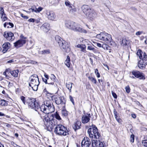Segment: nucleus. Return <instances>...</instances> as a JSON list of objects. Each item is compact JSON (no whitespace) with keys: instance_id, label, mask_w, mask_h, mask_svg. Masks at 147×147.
<instances>
[{"instance_id":"1","label":"nucleus","mask_w":147,"mask_h":147,"mask_svg":"<svg viewBox=\"0 0 147 147\" xmlns=\"http://www.w3.org/2000/svg\"><path fill=\"white\" fill-rule=\"evenodd\" d=\"M47 114L42 113L41 118L43 120L45 126L48 129H52L54 126L57 125V121L52 117H49Z\"/></svg>"},{"instance_id":"2","label":"nucleus","mask_w":147,"mask_h":147,"mask_svg":"<svg viewBox=\"0 0 147 147\" xmlns=\"http://www.w3.org/2000/svg\"><path fill=\"white\" fill-rule=\"evenodd\" d=\"M40 109L42 112L45 114H49L54 111V107L50 100L45 101L44 104L40 106Z\"/></svg>"},{"instance_id":"3","label":"nucleus","mask_w":147,"mask_h":147,"mask_svg":"<svg viewBox=\"0 0 147 147\" xmlns=\"http://www.w3.org/2000/svg\"><path fill=\"white\" fill-rule=\"evenodd\" d=\"M55 39L63 51L66 53H69L70 51V49L69 43L66 42L60 37L57 35L55 36Z\"/></svg>"},{"instance_id":"4","label":"nucleus","mask_w":147,"mask_h":147,"mask_svg":"<svg viewBox=\"0 0 147 147\" xmlns=\"http://www.w3.org/2000/svg\"><path fill=\"white\" fill-rule=\"evenodd\" d=\"M30 82L29 83V86L31 87L34 91H36L39 84L37 76L36 75H32L30 77Z\"/></svg>"},{"instance_id":"5","label":"nucleus","mask_w":147,"mask_h":147,"mask_svg":"<svg viewBox=\"0 0 147 147\" xmlns=\"http://www.w3.org/2000/svg\"><path fill=\"white\" fill-rule=\"evenodd\" d=\"M92 127L89 128L88 130V133L90 138L94 137L95 139H98L100 136L96 127L94 125H92Z\"/></svg>"},{"instance_id":"6","label":"nucleus","mask_w":147,"mask_h":147,"mask_svg":"<svg viewBox=\"0 0 147 147\" xmlns=\"http://www.w3.org/2000/svg\"><path fill=\"white\" fill-rule=\"evenodd\" d=\"M54 132L58 135L64 136L69 134L66 127L62 125H57L55 128Z\"/></svg>"},{"instance_id":"7","label":"nucleus","mask_w":147,"mask_h":147,"mask_svg":"<svg viewBox=\"0 0 147 147\" xmlns=\"http://www.w3.org/2000/svg\"><path fill=\"white\" fill-rule=\"evenodd\" d=\"M28 102L29 107L35 111H37V110L40 108L39 105L35 98H30L28 100Z\"/></svg>"},{"instance_id":"8","label":"nucleus","mask_w":147,"mask_h":147,"mask_svg":"<svg viewBox=\"0 0 147 147\" xmlns=\"http://www.w3.org/2000/svg\"><path fill=\"white\" fill-rule=\"evenodd\" d=\"M96 37L99 40H110L112 39L111 35L107 33H101L96 35Z\"/></svg>"},{"instance_id":"9","label":"nucleus","mask_w":147,"mask_h":147,"mask_svg":"<svg viewBox=\"0 0 147 147\" xmlns=\"http://www.w3.org/2000/svg\"><path fill=\"white\" fill-rule=\"evenodd\" d=\"M52 99L55 101L56 104L57 105L61 104L62 105L63 107H65L66 101L64 98L54 96L53 97Z\"/></svg>"},{"instance_id":"10","label":"nucleus","mask_w":147,"mask_h":147,"mask_svg":"<svg viewBox=\"0 0 147 147\" xmlns=\"http://www.w3.org/2000/svg\"><path fill=\"white\" fill-rule=\"evenodd\" d=\"M84 12L86 14L88 18L91 20H94L96 17V13L93 10H84Z\"/></svg>"},{"instance_id":"11","label":"nucleus","mask_w":147,"mask_h":147,"mask_svg":"<svg viewBox=\"0 0 147 147\" xmlns=\"http://www.w3.org/2000/svg\"><path fill=\"white\" fill-rule=\"evenodd\" d=\"M27 38L22 35L20 36V38L14 43V46L16 48L21 47L25 44Z\"/></svg>"},{"instance_id":"12","label":"nucleus","mask_w":147,"mask_h":147,"mask_svg":"<svg viewBox=\"0 0 147 147\" xmlns=\"http://www.w3.org/2000/svg\"><path fill=\"white\" fill-rule=\"evenodd\" d=\"M73 30L78 32H82L84 33H87V31L83 29L81 26L78 24L75 23L74 24Z\"/></svg>"},{"instance_id":"13","label":"nucleus","mask_w":147,"mask_h":147,"mask_svg":"<svg viewBox=\"0 0 147 147\" xmlns=\"http://www.w3.org/2000/svg\"><path fill=\"white\" fill-rule=\"evenodd\" d=\"M56 77L53 74H51L50 76V79L49 80L48 86H51V88H53L56 87V84H55L54 82L55 81Z\"/></svg>"},{"instance_id":"14","label":"nucleus","mask_w":147,"mask_h":147,"mask_svg":"<svg viewBox=\"0 0 147 147\" xmlns=\"http://www.w3.org/2000/svg\"><path fill=\"white\" fill-rule=\"evenodd\" d=\"M132 75L136 78L144 80L145 78L144 74L142 72L138 71H133L132 72Z\"/></svg>"},{"instance_id":"15","label":"nucleus","mask_w":147,"mask_h":147,"mask_svg":"<svg viewBox=\"0 0 147 147\" xmlns=\"http://www.w3.org/2000/svg\"><path fill=\"white\" fill-rule=\"evenodd\" d=\"M82 147H89L91 144L90 139L87 137H85L82 142Z\"/></svg>"},{"instance_id":"16","label":"nucleus","mask_w":147,"mask_h":147,"mask_svg":"<svg viewBox=\"0 0 147 147\" xmlns=\"http://www.w3.org/2000/svg\"><path fill=\"white\" fill-rule=\"evenodd\" d=\"M46 14L49 20L52 21L56 20V15L52 11H47Z\"/></svg>"},{"instance_id":"17","label":"nucleus","mask_w":147,"mask_h":147,"mask_svg":"<svg viewBox=\"0 0 147 147\" xmlns=\"http://www.w3.org/2000/svg\"><path fill=\"white\" fill-rule=\"evenodd\" d=\"M136 54L138 56L140 60H146L147 56L146 55L145 53L142 52L140 50H139L138 51Z\"/></svg>"},{"instance_id":"18","label":"nucleus","mask_w":147,"mask_h":147,"mask_svg":"<svg viewBox=\"0 0 147 147\" xmlns=\"http://www.w3.org/2000/svg\"><path fill=\"white\" fill-rule=\"evenodd\" d=\"M75 22L69 21H66L65 22V26L67 28L73 30Z\"/></svg>"},{"instance_id":"19","label":"nucleus","mask_w":147,"mask_h":147,"mask_svg":"<svg viewBox=\"0 0 147 147\" xmlns=\"http://www.w3.org/2000/svg\"><path fill=\"white\" fill-rule=\"evenodd\" d=\"M147 63L146 60H140L138 62V67L140 69H143L145 67Z\"/></svg>"},{"instance_id":"20","label":"nucleus","mask_w":147,"mask_h":147,"mask_svg":"<svg viewBox=\"0 0 147 147\" xmlns=\"http://www.w3.org/2000/svg\"><path fill=\"white\" fill-rule=\"evenodd\" d=\"M4 36L9 41L13 40L15 38L13 34L11 32H9L7 33V34H4Z\"/></svg>"},{"instance_id":"21","label":"nucleus","mask_w":147,"mask_h":147,"mask_svg":"<svg viewBox=\"0 0 147 147\" xmlns=\"http://www.w3.org/2000/svg\"><path fill=\"white\" fill-rule=\"evenodd\" d=\"M87 115H84L82 116V122L83 123H86L88 122L90 119V114L89 113L87 114Z\"/></svg>"},{"instance_id":"22","label":"nucleus","mask_w":147,"mask_h":147,"mask_svg":"<svg viewBox=\"0 0 147 147\" xmlns=\"http://www.w3.org/2000/svg\"><path fill=\"white\" fill-rule=\"evenodd\" d=\"M41 29L45 32H47L50 29L49 24L48 23H45L41 26Z\"/></svg>"},{"instance_id":"23","label":"nucleus","mask_w":147,"mask_h":147,"mask_svg":"<svg viewBox=\"0 0 147 147\" xmlns=\"http://www.w3.org/2000/svg\"><path fill=\"white\" fill-rule=\"evenodd\" d=\"M10 44L9 42H6L4 44L3 46L2 52L3 53H6L10 47Z\"/></svg>"},{"instance_id":"24","label":"nucleus","mask_w":147,"mask_h":147,"mask_svg":"<svg viewBox=\"0 0 147 147\" xmlns=\"http://www.w3.org/2000/svg\"><path fill=\"white\" fill-rule=\"evenodd\" d=\"M0 15L1 18L3 21H5L7 19V18L4 10H0Z\"/></svg>"},{"instance_id":"25","label":"nucleus","mask_w":147,"mask_h":147,"mask_svg":"<svg viewBox=\"0 0 147 147\" xmlns=\"http://www.w3.org/2000/svg\"><path fill=\"white\" fill-rule=\"evenodd\" d=\"M81 123L80 121H76L73 125V127L75 131L80 128Z\"/></svg>"},{"instance_id":"26","label":"nucleus","mask_w":147,"mask_h":147,"mask_svg":"<svg viewBox=\"0 0 147 147\" xmlns=\"http://www.w3.org/2000/svg\"><path fill=\"white\" fill-rule=\"evenodd\" d=\"M76 47L80 48L81 49V51L84 53H86V46L84 44H78L76 46Z\"/></svg>"},{"instance_id":"27","label":"nucleus","mask_w":147,"mask_h":147,"mask_svg":"<svg viewBox=\"0 0 147 147\" xmlns=\"http://www.w3.org/2000/svg\"><path fill=\"white\" fill-rule=\"evenodd\" d=\"M65 64L68 68L70 67L71 63L70 58L69 56H67V58L65 62Z\"/></svg>"},{"instance_id":"28","label":"nucleus","mask_w":147,"mask_h":147,"mask_svg":"<svg viewBox=\"0 0 147 147\" xmlns=\"http://www.w3.org/2000/svg\"><path fill=\"white\" fill-rule=\"evenodd\" d=\"M127 41L125 38H122L120 39V43L121 46L127 45Z\"/></svg>"},{"instance_id":"29","label":"nucleus","mask_w":147,"mask_h":147,"mask_svg":"<svg viewBox=\"0 0 147 147\" xmlns=\"http://www.w3.org/2000/svg\"><path fill=\"white\" fill-rule=\"evenodd\" d=\"M4 27L7 28H11L13 26V25L12 23L10 22H6L4 24Z\"/></svg>"},{"instance_id":"30","label":"nucleus","mask_w":147,"mask_h":147,"mask_svg":"<svg viewBox=\"0 0 147 147\" xmlns=\"http://www.w3.org/2000/svg\"><path fill=\"white\" fill-rule=\"evenodd\" d=\"M18 73L19 71L18 70L11 71L10 72L11 74L15 77H17Z\"/></svg>"},{"instance_id":"31","label":"nucleus","mask_w":147,"mask_h":147,"mask_svg":"<svg viewBox=\"0 0 147 147\" xmlns=\"http://www.w3.org/2000/svg\"><path fill=\"white\" fill-rule=\"evenodd\" d=\"M73 83L71 82H68L66 84V86L69 90L70 92H71V88Z\"/></svg>"},{"instance_id":"32","label":"nucleus","mask_w":147,"mask_h":147,"mask_svg":"<svg viewBox=\"0 0 147 147\" xmlns=\"http://www.w3.org/2000/svg\"><path fill=\"white\" fill-rule=\"evenodd\" d=\"M87 45H89L87 47V49L88 50L92 51L94 53L96 52V50L95 48L93 47L91 45H90L89 44H87Z\"/></svg>"},{"instance_id":"33","label":"nucleus","mask_w":147,"mask_h":147,"mask_svg":"<svg viewBox=\"0 0 147 147\" xmlns=\"http://www.w3.org/2000/svg\"><path fill=\"white\" fill-rule=\"evenodd\" d=\"M98 143V141L96 140H92V147H97V145Z\"/></svg>"},{"instance_id":"34","label":"nucleus","mask_w":147,"mask_h":147,"mask_svg":"<svg viewBox=\"0 0 147 147\" xmlns=\"http://www.w3.org/2000/svg\"><path fill=\"white\" fill-rule=\"evenodd\" d=\"M88 78L92 83L94 84H96L97 81L95 78L91 76H89Z\"/></svg>"},{"instance_id":"35","label":"nucleus","mask_w":147,"mask_h":147,"mask_svg":"<svg viewBox=\"0 0 147 147\" xmlns=\"http://www.w3.org/2000/svg\"><path fill=\"white\" fill-rule=\"evenodd\" d=\"M7 101L4 100H0V105L2 106H7Z\"/></svg>"},{"instance_id":"36","label":"nucleus","mask_w":147,"mask_h":147,"mask_svg":"<svg viewBox=\"0 0 147 147\" xmlns=\"http://www.w3.org/2000/svg\"><path fill=\"white\" fill-rule=\"evenodd\" d=\"M108 42L109 45L112 46L113 47H115L116 45V44L115 42L112 39L110 40H108Z\"/></svg>"},{"instance_id":"37","label":"nucleus","mask_w":147,"mask_h":147,"mask_svg":"<svg viewBox=\"0 0 147 147\" xmlns=\"http://www.w3.org/2000/svg\"><path fill=\"white\" fill-rule=\"evenodd\" d=\"M42 53L44 55L48 54L50 53V50L49 49L44 50L42 51Z\"/></svg>"},{"instance_id":"38","label":"nucleus","mask_w":147,"mask_h":147,"mask_svg":"<svg viewBox=\"0 0 147 147\" xmlns=\"http://www.w3.org/2000/svg\"><path fill=\"white\" fill-rule=\"evenodd\" d=\"M61 113L63 116L65 117L67 116L68 115L67 111L65 109H63Z\"/></svg>"},{"instance_id":"39","label":"nucleus","mask_w":147,"mask_h":147,"mask_svg":"<svg viewBox=\"0 0 147 147\" xmlns=\"http://www.w3.org/2000/svg\"><path fill=\"white\" fill-rule=\"evenodd\" d=\"M55 117V118L58 120H61V118L59 114L56 112L54 114Z\"/></svg>"},{"instance_id":"40","label":"nucleus","mask_w":147,"mask_h":147,"mask_svg":"<svg viewBox=\"0 0 147 147\" xmlns=\"http://www.w3.org/2000/svg\"><path fill=\"white\" fill-rule=\"evenodd\" d=\"M41 10H31L30 12H32L35 14L36 13H39Z\"/></svg>"},{"instance_id":"41","label":"nucleus","mask_w":147,"mask_h":147,"mask_svg":"<svg viewBox=\"0 0 147 147\" xmlns=\"http://www.w3.org/2000/svg\"><path fill=\"white\" fill-rule=\"evenodd\" d=\"M125 89L126 92L127 93H129L130 92V89L129 87L127 86L125 88Z\"/></svg>"},{"instance_id":"42","label":"nucleus","mask_w":147,"mask_h":147,"mask_svg":"<svg viewBox=\"0 0 147 147\" xmlns=\"http://www.w3.org/2000/svg\"><path fill=\"white\" fill-rule=\"evenodd\" d=\"M42 80H43V81L44 82H45V84H47V85H46V86L47 88H51V86H48V85L49 84H48L49 80L48 81L47 80V79H44L43 78H42Z\"/></svg>"},{"instance_id":"43","label":"nucleus","mask_w":147,"mask_h":147,"mask_svg":"<svg viewBox=\"0 0 147 147\" xmlns=\"http://www.w3.org/2000/svg\"><path fill=\"white\" fill-rule=\"evenodd\" d=\"M95 73L96 74V76L98 78H99L100 77V75L99 73H98V70L97 69H96L95 70Z\"/></svg>"},{"instance_id":"44","label":"nucleus","mask_w":147,"mask_h":147,"mask_svg":"<svg viewBox=\"0 0 147 147\" xmlns=\"http://www.w3.org/2000/svg\"><path fill=\"white\" fill-rule=\"evenodd\" d=\"M96 147H104L103 144L102 142L98 141V143Z\"/></svg>"},{"instance_id":"45","label":"nucleus","mask_w":147,"mask_h":147,"mask_svg":"<svg viewBox=\"0 0 147 147\" xmlns=\"http://www.w3.org/2000/svg\"><path fill=\"white\" fill-rule=\"evenodd\" d=\"M143 145L145 147H147V140H143L142 141Z\"/></svg>"},{"instance_id":"46","label":"nucleus","mask_w":147,"mask_h":147,"mask_svg":"<svg viewBox=\"0 0 147 147\" xmlns=\"http://www.w3.org/2000/svg\"><path fill=\"white\" fill-rule=\"evenodd\" d=\"M130 141L131 142L133 143L134 141V135H131L130 136Z\"/></svg>"},{"instance_id":"47","label":"nucleus","mask_w":147,"mask_h":147,"mask_svg":"<svg viewBox=\"0 0 147 147\" xmlns=\"http://www.w3.org/2000/svg\"><path fill=\"white\" fill-rule=\"evenodd\" d=\"M20 99L24 105H26V101L25 100V97L23 96L20 97Z\"/></svg>"},{"instance_id":"48","label":"nucleus","mask_w":147,"mask_h":147,"mask_svg":"<svg viewBox=\"0 0 147 147\" xmlns=\"http://www.w3.org/2000/svg\"><path fill=\"white\" fill-rule=\"evenodd\" d=\"M89 6L86 5H84L82 7V9H89Z\"/></svg>"},{"instance_id":"49","label":"nucleus","mask_w":147,"mask_h":147,"mask_svg":"<svg viewBox=\"0 0 147 147\" xmlns=\"http://www.w3.org/2000/svg\"><path fill=\"white\" fill-rule=\"evenodd\" d=\"M13 86V84L12 83L9 82L8 85V88L12 87Z\"/></svg>"},{"instance_id":"50","label":"nucleus","mask_w":147,"mask_h":147,"mask_svg":"<svg viewBox=\"0 0 147 147\" xmlns=\"http://www.w3.org/2000/svg\"><path fill=\"white\" fill-rule=\"evenodd\" d=\"M102 47L104 49H107V50L108 49V46L106 45V44H105V45H102Z\"/></svg>"},{"instance_id":"51","label":"nucleus","mask_w":147,"mask_h":147,"mask_svg":"<svg viewBox=\"0 0 147 147\" xmlns=\"http://www.w3.org/2000/svg\"><path fill=\"white\" fill-rule=\"evenodd\" d=\"M112 96H113L114 97V98H115L116 99L117 98V94H116L115 93L113 92H112Z\"/></svg>"},{"instance_id":"52","label":"nucleus","mask_w":147,"mask_h":147,"mask_svg":"<svg viewBox=\"0 0 147 147\" xmlns=\"http://www.w3.org/2000/svg\"><path fill=\"white\" fill-rule=\"evenodd\" d=\"M21 16L25 19H28V17L27 16H24V14L22 13L21 14Z\"/></svg>"},{"instance_id":"53","label":"nucleus","mask_w":147,"mask_h":147,"mask_svg":"<svg viewBox=\"0 0 147 147\" xmlns=\"http://www.w3.org/2000/svg\"><path fill=\"white\" fill-rule=\"evenodd\" d=\"M115 119L119 123H120L121 121V119L119 117H115Z\"/></svg>"},{"instance_id":"54","label":"nucleus","mask_w":147,"mask_h":147,"mask_svg":"<svg viewBox=\"0 0 147 147\" xmlns=\"http://www.w3.org/2000/svg\"><path fill=\"white\" fill-rule=\"evenodd\" d=\"M65 4L66 6H70V2L68 1H66L65 2Z\"/></svg>"},{"instance_id":"55","label":"nucleus","mask_w":147,"mask_h":147,"mask_svg":"<svg viewBox=\"0 0 147 147\" xmlns=\"http://www.w3.org/2000/svg\"><path fill=\"white\" fill-rule=\"evenodd\" d=\"M93 42L95 43V45H96L97 47H102L101 44L99 43L95 42Z\"/></svg>"},{"instance_id":"56","label":"nucleus","mask_w":147,"mask_h":147,"mask_svg":"<svg viewBox=\"0 0 147 147\" xmlns=\"http://www.w3.org/2000/svg\"><path fill=\"white\" fill-rule=\"evenodd\" d=\"M142 31H138L136 33V35L137 36L140 35L142 34Z\"/></svg>"},{"instance_id":"57","label":"nucleus","mask_w":147,"mask_h":147,"mask_svg":"<svg viewBox=\"0 0 147 147\" xmlns=\"http://www.w3.org/2000/svg\"><path fill=\"white\" fill-rule=\"evenodd\" d=\"M28 21L30 22L33 23L35 22V19L33 18H30L28 20Z\"/></svg>"},{"instance_id":"58","label":"nucleus","mask_w":147,"mask_h":147,"mask_svg":"<svg viewBox=\"0 0 147 147\" xmlns=\"http://www.w3.org/2000/svg\"><path fill=\"white\" fill-rule=\"evenodd\" d=\"M69 99L73 104L74 103V100L72 97L71 96H69Z\"/></svg>"},{"instance_id":"59","label":"nucleus","mask_w":147,"mask_h":147,"mask_svg":"<svg viewBox=\"0 0 147 147\" xmlns=\"http://www.w3.org/2000/svg\"><path fill=\"white\" fill-rule=\"evenodd\" d=\"M6 126L7 127H10L11 126V125L8 123H5Z\"/></svg>"},{"instance_id":"60","label":"nucleus","mask_w":147,"mask_h":147,"mask_svg":"<svg viewBox=\"0 0 147 147\" xmlns=\"http://www.w3.org/2000/svg\"><path fill=\"white\" fill-rule=\"evenodd\" d=\"M131 116L132 117L134 118H135L136 117V115L135 114H132Z\"/></svg>"},{"instance_id":"61","label":"nucleus","mask_w":147,"mask_h":147,"mask_svg":"<svg viewBox=\"0 0 147 147\" xmlns=\"http://www.w3.org/2000/svg\"><path fill=\"white\" fill-rule=\"evenodd\" d=\"M114 114L115 115V117L117 116V112L116 111H114Z\"/></svg>"},{"instance_id":"62","label":"nucleus","mask_w":147,"mask_h":147,"mask_svg":"<svg viewBox=\"0 0 147 147\" xmlns=\"http://www.w3.org/2000/svg\"><path fill=\"white\" fill-rule=\"evenodd\" d=\"M5 116V115L4 114L1 112H0V116Z\"/></svg>"},{"instance_id":"63","label":"nucleus","mask_w":147,"mask_h":147,"mask_svg":"<svg viewBox=\"0 0 147 147\" xmlns=\"http://www.w3.org/2000/svg\"><path fill=\"white\" fill-rule=\"evenodd\" d=\"M44 76L46 78H47L48 77H49V76L46 73L44 74Z\"/></svg>"},{"instance_id":"64","label":"nucleus","mask_w":147,"mask_h":147,"mask_svg":"<svg viewBox=\"0 0 147 147\" xmlns=\"http://www.w3.org/2000/svg\"><path fill=\"white\" fill-rule=\"evenodd\" d=\"M13 62V60H9V61H7V63H11V62Z\"/></svg>"}]
</instances>
